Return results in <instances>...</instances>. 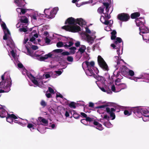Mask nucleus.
I'll use <instances>...</instances> for the list:
<instances>
[{
  "label": "nucleus",
  "mask_w": 149,
  "mask_h": 149,
  "mask_svg": "<svg viewBox=\"0 0 149 149\" xmlns=\"http://www.w3.org/2000/svg\"><path fill=\"white\" fill-rule=\"evenodd\" d=\"M86 24V22L81 18L75 19L71 17L68 19L65 22V24L67 25L62 26V28L67 31L77 32L80 30V28L77 24L81 26L85 25Z\"/></svg>",
  "instance_id": "obj_1"
},
{
  "label": "nucleus",
  "mask_w": 149,
  "mask_h": 149,
  "mask_svg": "<svg viewBox=\"0 0 149 149\" xmlns=\"http://www.w3.org/2000/svg\"><path fill=\"white\" fill-rule=\"evenodd\" d=\"M1 27L4 33L3 39L6 40L7 45L10 48L9 50L10 51L11 50V54L13 57L15 58L16 54L14 50L15 46L14 42L11 38L10 33L5 24L2 23L1 24Z\"/></svg>",
  "instance_id": "obj_2"
},
{
  "label": "nucleus",
  "mask_w": 149,
  "mask_h": 149,
  "mask_svg": "<svg viewBox=\"0 0 149 149\" xmlns=\"http://www.w3.org/2000/svg\"><path fill=\"white\" fill-rule=\"evenodd\" d=\"M103 6L102 7H99L97 10L98 13L102 14L103 13V15H102L100 18V20L101 22L105 24H109L111 25L113 23L112 20H108L110 18L111 16L110 13H109V9L108 8L109 5L107 3H104Z\"/></svg>",
  "instance_id": "obj_3"
},
{
  "label": "nucleus",
  "mask_w": 149,
  "mask_h": 149,
  "mask_svg": "<svg viewBox=\"0 0 149 149\" xmlns=\"http://www.w3.org/2000/svg\"><path fill=\"white\" fill-rule=\"evenodd\" d=\"M136 25L139 27V34L142 36L143 39L146 42H149V29L144 25L145 23L144 18L136 19Z\"/></svg>",
  "instance_id": "obj_4"
},
{
  "label": "nucleus",
  "mask_w": 149,
  "mask_h": 149,
  "mask_svg": "<svg viewBox=\"0 0 149 149\" xmlns=\"http://www.w3.org/2000/svg\"><path fill=\"white\" fill-rule=\"evenodd\" d=\"M107 112L110 115V117L108 116L105 113H103L101 115V118L100 119V121L103 123L104 125L108 128L112 127V124L109 122V120H114L115 118V115L113 113L115 109L113 108L110 109L109 108H106Z\"/></svg>",
  "instance_id": "obj_5"
},
{
  "label": "nucleus",
  "mask_w": 149,
  "mask_h": 149,
  "mask_svg": "<svg viewBox=\"0 0 149 149\" xmlns=\"http://www.w3.org/2000/svg\"><path fill=\"white\" fill-rule=\"evenodd\" d=\"M94 62L93 61L90 62L86 61L83 63V68L87 75L90 76L93 75L94 72L97 74L98 73L99 71L97 68L94 67Z\"/></svg>",
  "instance_id": "obj_6"
},
{
  "label": "nucleus",
  "mask_w": 149,
  "mask_h": 149,
  "mask_svg": "<svg viewBox=\"0 0 149 149\" xmlns=\"http://www.w3.org/2000/svg\"><path fill=\"white\" fill-rule=\"evenodd\" d=\"M52 74V72H49L44 74L43 76H39L37 77H34L31 74H28L27 76L28 77L31 79L32 82L36 86H38L40 87H43V81L42 79L45 77V78H48L50 77L51 75Z\"/></svg>",
  "instance_id": "obj_7"
},
{
  "label": "nucleus",
  "mask_w": 149,
  "mask_h": 149,
  "mask_svg": "<svg viewBox=\"0 0 149 149\" xmlns=\"http://www.w3.org/2000/svg\"><path fill=\"white\" fill-rule=\"evenodd\" d=\"M63 51V50L61 49H57L54 50L52 52L49 53L48 54L42 56V55L44 54V52L42 51L40 52L39 54H36V57H38V59L40 61H44L45 60L49 58H54L58 56V54L61 53Z\"/></svg>",
  "instance_id": "obj_8"
},
{
  "label": "nucleus",
  "mask_w": 149,
  "mask_h": 149,
  "mask_svg": "<svg viewBox=\"0 0 149 149\" xmlns=\"http://www.w3.org/2000/svg\"><path fill=\"white\" fill-rule=\"evenodd\" d=\"M6 73L5 72L1 76L2 81L0 82V89L3 88L4 92H8L10 90V87L11 86V80L9 75L6 79H4L5 77Z\"/></svg>",
  "instance_id": "obj_9"
},
{
  "label": "nucleus",
  "mask_w": 149,
  "mask_h": 149,
  "mask_svg": "<svg viewBox=\"0 0 149 149\" xmlns=\"http://www.w3.org/2000/svg\"><path fill=\"white\" fill-rule=\"evenodd\" d=\"M122 41V40L120 38L118 37L116 38V40H115L114 42V43L111 45V46L113 49H115L116 48L118 49L117 50V52L118 54V56H115L114 57L115 61H116V62H117V64L118 65L120 64V61H123V59H120L121 58L120 57V54H122V51L121 52H119L120 48V43Z\"/></svg>",
  "instance_id": "obj_10"
},
{
  "label": "nucleus",
  "mask_w": 149,
  "mask_h": 149,
  "mask_svg": "<svg viewBox=\"0 0 149 149\" xmlns=\"http://www.w3.org/2000/svg\"><path fill=\"white\" fill-rule=\"evenodd\" d=\"M28 19L25 16H22L21 17L20 22H19L16 25L17 28L20 27L19 31L20 32H26L28 31V29L27 27Z\"/></svg>",
  "instance_id": "obj_11"
},
{
  "label": "nucleus",
  "mask_w": 149,
  "mask_h": 149,
  "mask_svg": "<svg viewBox=\"0 0 149 149\" xmlns=\"http://www.w3.org/2000/svg\"><path fill=\"white\" fill-rule=\"evenodd\" d=\"M86 31L85 36L87 41L89 44H92L94 41L95 36V32L93 31H91L87 27H85Z\"/></svg>",
  "instance_id": "obj_12"
},
{
  "label": "nucleus",
  "mask_w": 149,
  "mask_h": 149,
  "mask_svg": "<svg viewBox=\"0 0 149 149\" xmlns=\"http://www.w3.org/2000/svg\"><path fill=\"white\" fill-rule=\"evenodd\" d=\"M109 88H111L112 91L115 92H117L121 90L125 89L127 88L126 84L124 83L118 82L117 80L115 81V85L110 84L109 86Z\"/></svg>",
  "instance_id": "obj_13"
},
{
  "label": "nucleus",
  "mask_w": 149,
  "mask_h": 149,
  "mask_svg": "<svg viewBox=\"0 0 149 149\" xmlns=\"http://www.w3.org/2000/svg\"><path fill=\"white\" fill-rule=\"evenodd\" d=\"M58 10V8L57 7H55L50 11L49 9H45L44 12L46 15V17L48 19H52L54 18Z\"/></svg>",
  "instance_id": "obj_14"
},
{
  "label": "nucleus",
  "mask_w": 149,
  "mask_h": 149,
  "mask_svg": "<svg viewBox=\"0 0 149 149\" xmlns=\"http://www.w3.org/2000/svg\"><path fill=\"white\" fill-rule=\"evenodd\" d=\"M97 61L99 66L104 70L108 71V66L104 59L100 56H98L97 57Z\"/></svg>",
  "instance_id": "obj_15"
},
{
  "label": "nucleus",
  "mask_w": 149,
  "mask_h": 149,
  "mask_svg": "<svg viewBox=\"0 0 149 149\" xmlns=\"http://www.w3.org/2000/svg\"><path fill=\"white\" fill-rule=\"evenodd\" d=\"M126 70L127 71V73L128 74L131 76L128 77V78L131 80H133L134 81L136 82L137 81L138 79H139L144 78L143 75H141L139 77H132L133 76L134 74V72L133 70L129 69H126Z\"/></svg>",
  "instance_id": "obj_16"
},
{
  "label": "nucleus",
  "mask_w": 149,
  "mask_h": 149,
  "mask_svg": "<svg viewBox=\"0 0 149 149\" xmlns=\"http://www.w3.org/2000/svg\"><path fill=\"white\" fill-rule=\"evenodd\" d=\"M87 122H93L94 124L96 126V128L100 130H103V128L102 125L97 121H95L94 119L89 117H87L86 118Z\"/></svg>",
  "instance_id": "obj_17"
},
{
  "label": "nucleus",
  "mask_w": 149,
  "mask_h": 149,
  "mask_svg": "<svg viewBox=\"0 0 149 149\" xmlns=\"http://www.w3.org/2000/svg\"><path fill=\"white\" fill-rule=\"evenodd\" d=\"M37 122L34 123V125L37 126L36 124L39 125L41 124L45 126H47L48 124V121L45 118L42 117H39L38 120H36Z\"/></svg>",
  "instance_id": "obj_18"
},
{
  "label": "nucleus",
  "mask_w": 149,
  "mask_h": 149,
  "mask_svg": "<svg viewBox=\"0 0 149 149\" xmlns=\"http://www.w3.org/2000/svg\"><path fill=\"white\" fill-rule=\"evenodd\" d=\"M145 112H147V111L141 108H136L134 111L135 114L139 118L142 117V116L145 114Z\"/></svg>",
  "instance_id": "obj_19"
},
{
  "label": "nucleus",
  "mask_w": 149,
  "mask_h": 149,
  "mask_svg": "<svg viewBox=\"0 0 149 149\" xmlns=\"http://www.w3.org/2000/svg\"><path fill=\"white\" fill-rule=\"evenodd\" d=\"M130 17L129 15L124 13L119 14L118 15V18L119 19L124 22L128 21Z\"/></svg>",
  "instance_id": "obj_20"
},
{
  "label": "nucleus",
  "mask_w": 149,
  "mask_h": 149,
  "mask_svg": "<svg viewBox=\"0 0 149 149\" xmlns=\"http://www.w3.org/2000/svg\"><path fill=\"white\" fill-rule=\"evenodd\" d=\"M7 117H6L7 121L11 124H13V122L14 118H15L16 116L13 114H8L7 115Z\"/></svg>",
  "instance_id": "obj_21"
},
{
  "label": "nucleus",
  "mask_w": 149,
  "mask_h": 149,
  "mask_svg": "<svg viewBox=\"0 0 149 149\" xmlns=\"http://www.w3.org/2000/svg\"><path fill=\"white\" fill-rule=\"evenodd\" d=\"M36 30L33 31L31 34L32 35H33V36L31 37L30 40V41L32 42L34 44L36 43L35 39L38 37V34L36 33Z\"/></svg>",
  "instance_id": "obj_22"
},
{
  "label": "nucleus",
  "mask_w": 149,
  "mask_h": 149,
  "mask_svg": "<svg viewBox=\"0 0 149 149\" xmlns=\"http://www.w3.org/2000/svg\"><path fill=\"white\" fill-rule=\"evenodd\" d=\"M1 105L0 106V117L3 118L6 116L8 113L4 109L1 108Z\"/></svg>",
  "instance_id": "obj_23"
},
{
  "label": "nucleus",
  "mask_w": 149,
  "mask_h": 149,
  "mask_svg": "<svg viewBox=\"0 0 149 149\" xmlns=\"http://www.w3.org/2000/svg\"><path fill=\"white\" fill-rule=\"evenodd\" d=\"M16 10L17 12L19 13V14L20 15L25 13L27 12V10L32 11V10L31 9H26L19 8H17Z\"/></svg>",
  "instance_id": "obj_24"
},
{
  "label": "nucleus",
  "mask_w": 149,
  "mask_h": 149,
  "mask_svg": "<svg viewBox=\"0 0 149 149\" xmlns=\"http://www.w3.org/2000/svg\"><path fill=\"white\" fill-rule=\"evenodd\" d=\"M14 2L18 6L21 7L24 6L25 3L23 0H15Z\"/></svg>",
  "instance_id": "obj_25"
},
{
  "label": "nucleus",
  "mask_w": 149,
  "mask_h": 149,
  "mask_svg": "<svg viewBox=\"0 0 149 149\" xmlns=\"http://www.w3.org/2000/svg\"><path fill=\"white\" fill-rule=\"evenodd\" d=\"M65 45H67L65 46V49L68 48L70 47L71 46H72L74 43L72 42V39H68V40L66 42H64Z\"/></svg>",
  "instance_id": "obj_26"
},
{
  "label": "nucleus",
  "mask_w": 149,
  "mask_h": 149,
  "mask_svg": "<svg viewBox=\"0 0 149 149\" xmlns=\"http://www.w3.org/2000/svg\"><path fill=\"white\" fill-rule=\"evenodd\" d=\"M86 49V48L85 46L83 45H80L77 52V54L79 53L81 55L84 52Z\"/></svg>",
  "instance_id": "obj_27"
},
{
  "label": "nucleus",
  "mask_w": 149,
  "mask_h": 149,
  "mask_svg": "<svg viewBox=\"0 0 149 149\" xmlns=\"http://www.w3.org/2000/svg\"><path fill=\"white\" fill-rule=\"evenodd\" d=\"M62 71L61 70L56 71L54 72V75H52V77L54 78H56L57 76L61 75L62 72Z\"/></svg>",
  "instance_id": "obj_28"
},
{
  "label": "nucleus",
  "mask_w": 149,
  "mask_h": 149,
  "mask_svg": "<svg viewBox=\"0 0 149 149\" xmlns=\"http://www.w3.org/2000/svg\"><path fill=\"white\" fill-rule=\"evenodd\" d=\"M15 118L18 119H16V118H14L13 122L14 123H17L20 125L23 124L22 122L21 121V120H22V119L19 118H18L16 116Z\"/></svg>",
  "instance_id": "obj_29"
},
{
  "label": "nucleus",
  "mask_w": 149,
  "mask_h": 149,
  "mask_svg": "<svg viewBox=\"0 0 149 149\" xmlns=\"http://www.w3.org/2000/svg\"><path fill=\"white\" fill-rule=\"evenodd\" d=\"M140 15L139 13L135 12L131 14V16L132 18L134 19L139 17Z\"/></svg>",
  "instance_id": "obj_30"
},
{
  "label": "nucleus",
  "mask_w": 149,
  "mask_h": 149,
  "mask_svg": "<svg viewBox=\"0 0 149 149\" xmlns=\"http://www.w3.org/2000/svg\"><path fill=\"white\" fill-rule=\"evenodd\" d=\"M65 45H65L64 42H59L56 44V46L58 47H65Z\"/></svg>",
  "instance_id": "obj_31"
},
{
  "label": "nucleus",
  "mask_w": 149,
  "mask_h": 149,
  "mask_svg": "<svg viewBox=\"0 0 149 149\" xmlns=\"http://www.w3.org/2000/svg\"><path fill=\"white\" fill-rule=\"evenodd\" d=\"M70 53V54H74L76 52V48L74 47H72L69 48Z\"/></svg>",
  "instance_id": "obj_32"
},
{
  "label": "nucleus",
  "mask_w": 149,
  "mask_h": 149,
  "mask_svg": "<svg viewBox=\"0 0 149 149\" xmlns=\"http://www.w3.org/2000/svg\"><path fill=\"white\" fill-rule=\"evenodd\" d=\"M96 79L98 81H100L102 83H104V78L102 76L98 75Z\"/></svg>",
  "instance_id": "obj_33"
},
{
  "label": "nucleus",
  "mask_w": 149,
  "mask_h": 149,
  "mask_svg": "<svg viewBox=\"0 0 149 149\" xmlns=\"http://www.w3.org/2000/svg\"><path fill=\"white\" fill-rule=\"evenodd\" d=\"M27 54L32 57H33L34 55L33 51L32 50H30L28 48H27Z\"/></svg>",
  "instance_id": "obj_34"
},
{
  "label": "nucleus",
  "mask_w": 149,
  "mask_h": 149,
  "mask_svg": "<svg viewBox=\"0 0 149 149\" xmlns=\"http://www.w3.org/2000/svg\"><path fill=\"white\" fill-rule=\"evenodd\" d=\"M132 109H129V110H126L124 111V113L125 115L127 116H129L132 113Z\"/></svg>",
  "instance_id": "obj_35"
},
{
  "label": "nucleus",
  "mask_w": 149,
  "mask_h": 149,
  "mask_svg": "<svg viewBox=\"0 0 149 149\" xmlns=\"http://www.w3.org/2000/svg\"><path fill=\"white\" fill-rule=\"evenodd\" d=\"M27 127L28 128L30 129L31 131H33V130L35 129V126L31 123L28 124Z\"/></svg>",
  "instance_id": "obj_36"
},
{
  "label": "nucleus",
  "mask_w": 149,
  "mask_h": 149,
  "mask_svg": "<svg viewBox=\"0 0 149 149\" xmlns=\"http://www.w3.org/2000/svg\"><path fill=\"white\" fill-rule=\"evenodd\" d=\"M111 39L112 40L114 39L116 37V32L114 30L111 32Z\"/></svg>",
  "instance_id": "obj_37"
},
{
  "label": "nucleus",
  "mask_w": 149,
  "mask_h": 149,
  "mask_svg": "<svg viewBox=\"0 0 149 149\" xmlns=\"http://www.w3.org/2000/svg\"><path fill=\"white\" fill-rule=\"evenodd\" d=\"M69 106L70 108L73 109L75 108L76 107L75 105V103L73 102H71L69 104Z\"/></svg>",
  "instance_id": "obj_38"
},
{
  "label": "nucleus",
  "mask_w": 149,
  "mask_h": 149,
  "mask_svg": "<svg viewBox=\"0 0 149 149\" xmlns=\"http://www.w3.org/2000/svg\"><path fill=\"white\" fill-rule=\"evenodd\" d=\"M41 105L43 107H45L47 105V103L44 100H42L40 103Z\"/></svg>",
  "instance_id": "obj_39"
},
{
  "label": "nucleus",
  "mask_w": 149,
  "mask_h": 149,
  "mask_svg": "<svg viewBox=\"0 0 149 149\" xmlns=\"http://www.w3.org/2000/svg\"><path fill=\"white\" fill-rule=\"evenodd\" d=\"M67 60L69 62H72L73 61V58L71 56H68L67 57Z\"/></svg>",
  "instance_id": "obj_40"
},
{
  "label": "nucleus",
  "mask_w": 149,
  "mask_h": 149,
  "mask_svg": "<svg viewBox=\"0 0 149 149\" xmlns=\"http://www.w3.org/2000/svg\"><path fill=\"white\" fill-rule=\"evenodd\" d=\"M81 122L83 124H84V125H87V120H86V119H82L81 120Z\"/></svg>",
  "instance_id": "obj_41"
},
{
  "label": "nucleus",
  "mask_w": 149,
  "mask_h": 149,
  "mask_svg": "<svg viewBox=\"0 0 149 149\" xmlns=\"http://www.w3.org/2000/svg\"><path fill=\"white\" fill-rule=\"evenodd\" d=\"M107 25H109V26H107L106 27H105V28H104V29L107 31H110L111 30V28H110V26H111V25H112L111 24V25H109V24H107Z\"/></svg>",
  "instance_id": "obj_42"
},
{
  "label": "nucleus",
  "mask_w": 149,
  "mask_h": 149,
  "mask_svg": "<svg viewBox=\"0 0 149 149\" xmlns=\"http://www.w3.org/2000/svg\"><path fill=\"white\" fill-rule=\"evenodd\" d=\"M37 14L35 13L32 15L31 16V18L34 19H37Z\"/></svg>",
  "instance_id": "obj_43"
},
{
  "label": "nucleus",
  "mask_w": 149,
  "mask_h": 149,
  "mask_svg": "<svg viewBox=\"0 0 149 149\" xmlns=\"http://www.w3.org/2000/svg\"><path fill=\"white\" fill-rule=\"evenodd\" d=\"M70 54V52L66 51L63 52L62 53V54L64 55H68Z\"/></svg>",
  "instance_id": "obj_44"
},
{
  "label": "nucleus",
  "mask_w": 149,
  "mask_h": 149,
  "mask_svg": "<svg viewBox=\"0 0 149 149\" xmlns=\"http://www.w3.org/2000/svg\"><path fill=\"white\" fill-rule=\"evenodd\" d=\"M126 69H128V68H127L125 66H123L122 68V71L124 72H127V71H126Z\"/></svg>",
  "instance_id": "obj_45"
},
{
  "label": "nucleus",
  "mask_w": 149,
  "mask_h": 149,
  "mask_svg": "<svg viewBox=\"0 0 149 149\" xmlns=\"http://www.w3.org/2000/svg\"><path fill=\"white\" fill-rule=\"evenodd\" d=\"M48 91L51 93H54V91L53 89L51 87H49L48 88Z\"/></svg>",
  "instance_id": "obj_46"
},
{
  "label": "nucleus",
  "mask_w": 149,
  "mask_h": 149,
  "mask_svg": "<svg viewBox=\"0 0 149 149\" xmlns=\"http://www.w3.org/2000/svg\"><path fill=\"white\" fill-rule=\"evenodd\" d=\"M46 95L47 98H50L51 97L52 95L50 93H48V92L47 91L46 93Z\"/></svg>",
  "instance_id": "obj_47"
},
{
  "label": "nucleus",
  "mask_w": 149,
  "mask_h": 149,
  "mask_svg": "<svg viewBox=\"0 0 149 149\" xmlns=\"http://www.w3.org/2000/svg\"><path fill=\"white\" fill-rule=\"evenodd\" d=\"M45 40L46 42L47 43H49L50 41V40L47 37H46Z\"/></svg>",
  "instance_id": "obj_48"
},
{
  "label": "nucleus",
  "mask_w": 149,
  "mask_h": 149,
  "mask_svg": "<svg viewBox=\"0 0 149 149\" xmlns=\"http://www.w3.org/2000/svg\"><path fill=\"white\" fill-rule=\"evenodd\" d=\"M80 42L79 41H77L75 43V45L77 47H80Z\"/></svg>",
  "instance_id": "obj_49"
},
{
  "label": "nucleus",
  "mask_w": 149,
  "mask_h": 149,
  "mask_svg": "<svg viewBox=\"0 0 149 149\" xmlns=\"http://www.w3.org/2000/svg\"><path fill=\"white\" fill-rule=\"evenodd\" d=\"M17 66L18 68H23V67L22 64V63H18Z\"/></svg>",
  "instance_id": "obj_50"
},
{
  "label": "nucleus",
  "mask_w": 149,
  "mask_h": 149,
  "mask_svg": "<svg viewBox=\"0 0 149 149\" xmlns=\"http://www.w3.org/2000/svg\"><path fill=\"white\" fill-rule=\"evenodd\" d=\"M31 48L33 49L34 50H36L38 49V47L35 45H32Z\"/></svg>",
  "instance_id": "obj_51"
},
{
  "label": "nucleus",
  "mask_w": 149,
  "mask_h": 149,
  "mask_svg": "<svg viewBox=\"0 0 149 149\" xmlns=\"http://www.w3.org/2000/svg\"><path fill=\"white\" fill-rule=\"evenodd\" d=\"M106 107V105H102L101 106H99L97 107V108L99 109H102V108H104L105 107Z\"/></svg>",
  "instance_id": "obj_52"
},
{
  "label": "nucleus",
  "mask_w": 149,
  "mask_h": 149,
  "mask_svg": "<svg viewBox=\"0 0 149 149\" xmlns=\"http://www.w3.org/2000/svg\"><path fill=\"white\" fill-rule=\"evenodd\" d=\"M81 115L83 117L85 118H86L87 117V115L84 113L81 112Z\"/></svg>",
  "instance_id": "obj_53"
},
{
  "label": "nucleus",
  "mask_w": 149,
  "mask_h": 149,
  "mask_svg": "<svg viewBox=\"0 0 149 149\" xmlns=\"http://www.w3.org/2000/svg\"><path fill=\"white\" fill-rule=\"evenodd\" d=\"M65 115L66 117H68L69 116V113L68 111H66L65 112Z\"/></svg>",
  "instance_id": "obj_54"
},
{
  "label": "nucleus",
  "mask_w": 149,
  "mask_h": 149,
  "mask_svg": "<svg viewBox=\"0 0 149 149\" xmlns=\"http://www.w3.org/2000/svg\"><path fill=\"white\" fill-rule=\"evenodd\" d=\"M77 114L76 113H74L73 115V117L76 119L78 118L79 117V115H77V116H76V115Z\"/></svg>",
  "instance_id": "obj_55"
},
{
  "label": "nucleus",
  "mask_w": 149,
  "mask_h": 149,
  "mask_svg": "<svg viewBox=\"0 0 149 149\" xmlns=\"http://www.w3.org/2000/svg\"><path fill=\"white\" fill-rule=\"evenodd\" d=\"M94 104L91 102H90L89 103V107H93L94 106Z\"/></svg>",
  "instance_id": "obj_56"
},
{
  "label": "nucleus",
  "mask_w": 149,
  "mask_h": 149,
  "mask_svg": "<svg viewBox=\"0 0 149 149\" xmlns=\"http://www.w3.org/2000/svg\"><path fill=\"white\" fill-rule=\"evenodd\" d=\"M28 40V39L27 38H25L24 39V41L23 43L24 44H25L27 42V41Z\"/></svg>",
  "instance_id": "obj_57"
},
{
  "label": "nucleus",
  "mask_w": 149,
  "mask_h": 149,
  "mask_svg": "<svg viewBox=\"0 0 149 149\" xmlns=\"http://www.w3.org/2000/svg\"><path fill=\"white\" fill-rule=\"evenodd\" d=\"M57 97H60L61 98H63V96L61 94H58L56 95Z\"/></svg>",
  "instance_id": "obj_58"
},
{
  "label": "nucleus",
  "mask_w": 149,
  "mask_h": 149,
  "mask_svg": "<svg viewBox=\"0 0 149 149\" xmlns=\"http://www.w3.org/2000/svg\"><path fill=\"white\" fill-rule=\"evenodd\" d=\"M100 89L102 91H103L104 92H106V91L105 89L103 87H100Z\"/></svg>",
  "instance_id": "obj_59"
},
{
  "label": "nucleus",
  "mask_w": 149,
  "mask_h": 149,
  "mask_svg": "<svg viewBox=\"0 0 149 149\" xmlns=\"http://www.w3.org/2000/svg\"><path fill=\"white\" fill-rule=\"evenodd\" d=\"M48 33L47 32V31H45V32L44 33V35L46 36V37H47L48 36Z\"/></svg>",
  "instance_id": "obj_60"
},
{
  "label": "nucleus",
  "mask_w": 149,
  "mask_h": 149,
  "mask_svg": "<svg viewBox=\"0 0 149 149\" xmlns=\"http://www.w3.org/2000/svg\"><path fill=\"white\" fill-rule=\"evenodd\" d=\"M55 125L54 124H52L51 125V127L52 129H54L55 127Z\"/></svg>",
  "instance_id": "obj_61"
},
{
  "label": "nucleus",
  "mask_w": 149,
  "mask_h": 149,
  "mask_svg": "<svg viewBox=\"0 0 149 149\" xmlns=\"http://www.w3.org/2000/svg\"><path fill=\"white\" fill-rule=\"evenodd\" d=\"M78 0H72V2L73 3H75Z\"/></svg>",
  "instance_id": "obj_62"
},
{
  "label": "nucleus",
  "mask_w": 149,
  "mask_h": 149,
  "mask_svg": "<svg viewBox=\"0 0 149 149\" xmlns=\"http://www.w3.org/2000/svg\"><path fill=\"white\" fill-rule=\"evenodd\" d=\"M76 6L77 7H79L80 6V5L79 4H76Z\"/></svg>",
  "instance_id": "obj_63"
},
{
  "label": "nucleus",
  "mask_w": 149,
  "mask_h": 149,
  "mask_svg": "<svg viewBox=\"0 0 149 149\" xmlns=\"http://www.w3.org/2000/svg\"><path fill=\"white\" fill-rule=\"evenodd\" d=\"M89 48L88 47L87 48V50H89Z\"/></svg>",
  "instance_id": "obj_64"
}]
</instances>
